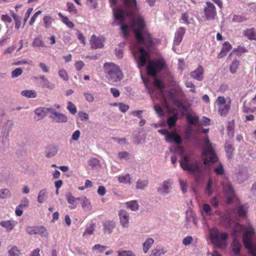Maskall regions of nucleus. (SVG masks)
Masks as SVG:
<instances>
[{"mask_svg":"<svg viewBox=\"0 0 256 256\" xmlns=\"http://www.w3.org/2000/svg\"><path fill=\"white\" fill-rule=\"evenodd\" d=\"M254 228L252 226H248V227H246L238 223L236 224L233 230V232L234 234V238L236 237V236L242 232L243 230H245L244 232H246V230L249 228Z\"/></svg>","mask_w":256,"mask_h":256,"instance_id":"393cba45","label":"nucleus"},{"mask_svg":"<svg viewBox=\"0 0 256 256\" xmlns=\"http://www.w3.org/2000/svg\"><path fill=\"white\" fill-rule=\"evenodd\" d=\"M154 242V240L151 238H149L143 244V250L144 253H146L148 252V250Z\"/></svg>","mask_w":256,"mask_h":256,"instance_id":"ea45409f","label":"nucleus"},{"mask_svg":"<svg viewBox=\"0 0 256 256\" xmlns=\"http://www.w3.org/2000/svg\"><path fill=\"white\" fill-rule=\"evenodd\" d=\"M18 206H20V208L23 209H26L28 208L29 206L28 200L26 198H24L22 200L20 204Z\"/></svg>","mask_w":256,"mask_h":256,"instance_id":"0e129e2a","label":"nucleus"},{"mask_svg":"<svg viewBox=\"0 0 256 256\" xmlns=\"http://www.w3.org/2000/svg\"><path fill=\"white\" fill-rule=\"evenodd\" d=\"M145 24L144 18L138 16L134 18L130 26L126 24L121 25V30L124 37H126L128 33L129 28L132 29L136 41L140 44L144 45L148 50L154 45L156 39L153 38L151 34L144 30Z\"/></svg>","mask_w":256,"mask_h":256,"instance_id":"f257e3e1","label":"nucleus"},{"mask_svg":"<svg viewBox=\"0 0 256 256\" xmlns=\"http://www.w3.org/2000/svg\"><path fill=\"white\" fill-rule=\"evenodd\" d=\"M148 184V180H138L136 183V188L138 189H144Z\"/></svg>","mask_w":256,"mask_h":256,"instance_id":"3c124183","label":"nucleus"},{"mask_svg":"<svg viewBox=\"0 0 256 256\" xmlns=\"http://www.w3.org/2000/svg\"><path fill=\"white\" fill-rule=\"evenodd\" d=\"M232 48V45L228 42H226L222 45V50L218 56V58H221L226 56L228 52Z\"/></svg>","mask_w":256,"mask_h":256,"instance_id":"4be33fe9","label":"nucleus"},{"mask_svg":"<svg viewBox=\"0 0 256 256\" xmlns=\"http://www.w3.org/2000/svg\"><path fill=\"white\" fill-rule=\"evenodd\" d=\"M212 178H209L206 188V192L208 196H210L212 193Z\"/></svg>","mask_w":256,"mask_h":256,"instance_id":"603ef678","label":"nucleus"},{"mask_svg":"<svg viewBox=\"0 0 256 256\" xmlns=\"http://www.w3.org/2000/svg\"><path fill=\"white\" fill-rule=\"evenodd\" d=\"M190 76L198 80H202L204 78V68L202 66L199 65L196 70L191 72Z\"/></svg>","mask_w":256,"mask_h":256,"instance_id":"f3484780","label":"nucleus"},{"mask_svg":"<svg viewBox=\"0 0 256 256\" xmlns=\"http://www.w3.org/2000/svg\"><path fill=\"white\" fill-rule=\"evenodd\" d=\"M58 74L64 80L67 81L68 80V76L66 71L64 69H60L58 71Z\"/></svg>","mask_w":256,"mask_h":256,"instance_id":"13d9d810","label":"nucleus"},{"mask_svg":"<svg viewBox=\"0 0 256 256\" xmlns=\"http://www.w3.org/2000/svg\"><path fill=\"white\" fill-rule=\"evenodd\" d=\"M67 109L72 114H74L77 112L76 106L71 102H68Z\"/></svg>","mask_w":256,"mask_h":256,"instance_id":"5fc2aeb1","label":"nucleus"},{"mask_svg":"<svg viewBox=\"0 0 256 256\" xmlns=\"http://www.w3.org/2000/svg\"><path fill=\"white\" fill-rule=\"evenodd\" d=\"M248 206L246 204H240L234 210V213L241 218H245L248 212Z\"/></svg>","mask_w":256,"mask_h":256,"instance_id":"2eb2a0df","label":"nucleus"},{"mask_svg":"<svg viewBox=\"0 0 256 256\" xmlns=\"http://www.w3.org/2000/svg\"><path fill=\"white\" fill-rule=\"evenodd\" d=\"M225 150L228 158H231L232 156V152L234 150V146L230 144L226 143L225 145Z\"/></svg>","mask_w":256,"mask_h":256,"instance_id":"e433bc0d","label":"nucleus"},{"mask_svg":"<svg viewBox=\"0 0 256 256\" xmlns=\"http://www.w3.org/2000/svg\"><path fill=\"white\" fill-rule=\"evenodd\" d=\"M202 210L204 212L208 215L211 216L212 214V208L210 205L205 204L202 206Z\"/></svg>","mask_w":256,"mask_h":256,"instance_id":"e2e57ef3","label":"nucleus"},{"mask_svg":"<svg viewBox=\"0 0 256 256\" xmlns=\"http://www.w3.org/2000/svg\"><path fill=\"white\" fill-rule=\"evenodd\" d=\"M66 200L69 204L71 206H70V208L72 210L76 208V200H80V198H76L72 196L71 193H68L66 195Z\"/></svg>","mask_w":256,"mask_h":256,"instance_id":"5701e85b","label":"nucleus"},{"mask_svg":"<svg viewBox=\"0 0 256 256\" xmlns=\"http://www.w3.org/2000/svg\"><path fill=\"white\" fill-rule=\"evenodd\" d=\"M216 104L218 106V114L222 116H226L228 113L230 108V100L226 104L224 97L220 96L216 100Z\"/></svg>","mask_w":256,"mask_h":256,"instance_id":"0eeeda50","label":"nucleus"},{"mask_svg":"<svg viewBox=\"0 0 256 256\" xmlns=\"http://www.w3.org/2000/svg\"><path fill=\"white\" fill-rule=\"evenodd\" d=\"M104 38H98L95 35H92L90 40L91 48L94 49L100 48L104 47Z\"/></svg>","mask_w":256,"mask_h":256,"instance_id":"f8f14e48","label":"nucleus"},{"mask_svg":"<svg viewBox=\"0 0 256 256\" xmlns=\"http://www.w3.org/2000/svg\"><path fill=\"white\" fill-rule=\"evenodd\" d=\"M166 252L163 248H156L152 251L150 256H161L165 254Z\"/></svg>","mask_w":256,"mask_h":256,"instance_id":"8fccbe9b","label":"nucleus"},{"mask_svg":"<svg viewBox=\"0 0 256 256\" xmlns=\"http://www.w3.org/2000/svg\"><path fill=\"white\" fill-rule=\"evenodd\" d=\"M52 108H38L35 110V113L38 116H40V118H42L46 116V114L48 112L52 111Z\"/></svg>","mask_w":256,"mask_h":256,"instance_id":"c756f323","label":"nucleus"},{"mask_svg":"<svg viewBox=\"0 0 256 256\" xmlns=\"http://www.w3.org/2000/svg\"><path fill=\"white\" fill-rule=\"evenodd\" d=\"M46 156L47 158H50L54 156L58 152L57 148L54 146H50L48 148Z\"/></svg>","mask_w":256,"mask_h":256,"instance_id":"f704fd0d","label":"nucleus"},{"mask_svg":"<svg viewBox=\"0 0 256 256\" xmlns=\"http://www.w3.org/2000/svg\"><path fill=\"white\" fill-rule=\"evenodd\" d=\"M223 190L227 199V203L228 204H232V200L235 196V192L229 182L223 184Z\"/></svg>","mask_w":256,"mask_h":256,"instance_id":"9d476101","label":"nucleus"},{"mask_svg":"<svg viewBox=\"0 0 256 256\" xmlns=\"http://www.w3.org/2000/svg\"><path fill=\"white\" fill-rule=\"evenodd\" d=\"M190 158L186 156H184L182 160H180V164L182 168L186 171H198L199 170V165L198 163H189Z\"/></svg>","mask_w":256,"mask_h":256,"instance_id":"6e6552de","label":"nucleus"},{"mask_svg":"<svg viewBox=\"0 0 256 256\" xmlns=\"http://www.w3.org/2000/svg\"><path fill=\"white\" fill-rule=\"evenodd\" d=\"M42 88H46L48 89L52 90L54 88V86L50 83L48 79H46L42 82Z\"/></svg>","mask_w":256,"mask_h":256,"instance_id":"052dcab7","label":"nucleus"},{"mask_svg":"<svg viewBox=\"0 0 256 256\" xmlns=\"http://www.w3.org/2000/svg\"><path fill=\"white\" fill-rule=\"evenodd\" d=\"M67 10L71 14H76L78 13V10L76 9L73 3L70 2H68L66 4Z\"/></svg>","mask_w":256,"mask_h":256,"instance_id":"09e8293b","label":"nucleus"},{"mask_svg":"<svg viewBox=\"0 0 256 256\" xmlns=\"http://www.w3.org/2000/svg\"><path fill=\"white\" fill-rule=\"evenodd\" d=\"M36 234H40L42 237H47L48 233L44 226H38Z\"/></svg>","mask_w":256,"mask_h":256,"instance_id":"a18cd8bd","label":"nucleus"},{"mask_svg":"<svg viewBox=\"0 0 256 256\" xmlns=\"http://www.w3.org/2000/svg\"><path fill=\"white\" fill-rule=\"evenodd\" d=\"M209 234L210 242L216 246L222 248L226 246L228 233L220 232L217 228H213L210 230Z\"/></svg>","mask_w":256,"mask_h":256,"instance_id":"20e7f679","label":"nucleus"},{"mask_svg":"<svg viewBox=\"0 0 256 256\" xmlns=\"http://www.w3.org/2000/svg\"><path fill=\"white\" fill-rule=\"evenodd\" d=\"M46 190L42 189L39 192L38 196V201L39 203H42L46 198Z\"/></svg>","mask_w":256,"mask_h":256,"instance_id":"c03bdc74","label":"nucleus"},{"mask_svg":"<svg viewBox=\"0 0 256 256\" xmlns=\"http://www.w3.org/2000/svg\"><path fill=\"white\" fill-rule=\"evenodd\" d=\"M171 184L172 182H170V180H166L164 182L162 185V188L160 189L162 192L166 194L168 193V189L170 188Z\"/></svg>","mask_w":256,"mask_h":256,"instance_id":"a19ab883","label":"nucleus"},{"mask_svg":"<svg viewBox=\"0 0 256 256\" xmlns=\"http://www.w3.org/2000/svg\"><path fill=\"white\" fill-rule=\"evenodd\" d=\"M58 16L60 18L62 22L68 27L70 28H74V24L69 20L68 16H64L61 12H59Z\"/></svg>","mask_w":256,"mask_h":256,"instance_id":"bb28decb","label":"nucleus"},{"mask_svg":"<svg viewBox=\"0 0 256 256\" xmlns=\"http://www.w3.org/2000/svg\"><path fill=\"white\" fill-rule=\"evenodd\" d=\"M16 224V222L12 220L2 221L0 222V224L8 232L12 230Z\"/></svg>","mask_w":256,"mask_h":256,"instance_id":"b1692460","label":"nucleus"},{"mask_svg":"<svg viewBox=\"0 0 256 256\" xmlns=\"http://www.w3.org/2000/svg\"><path fill=\"white\" fill-rule=\"evenodd\" d=\"M94 224H92L90 225V226L88 228H87L83 234V236H86L87 235H90L92 234L93 232L94 231Z\"/></svg>","mask_w":256,"mask_h":256,"instance_id":"680f3d73","label":"nucleus"},{"mask_svg":"<svg viewBox=\"0 0 256 256\" xmlns=\"http://www.w3.org/2000/svg\"><path fill=\"white\" fill-rule=\"evenodd\" d=\"M214 171L217 175H222L224 174V168L222 164L220 163L218 166L214 169Z\"/></svg>","mask_w":256,"mask_h":256,"instance_id":"bf43d9fd","label":"nucleus"},{"mask_svg":"<svg viewBox=\"0 0 256 256\" xmlns=\"http://www.w3.org/2000/svg\"><path fill=\"white\" fill-rule=\"evenodd\" d=\"M78 116L82 121H86L88 120L89 118L88 114L84 112H79L78 113Z\"/></svg>","mask_w":256,"mask_h":256,"instance_id":"69168bd1","label":"nucleus"},{"mask_svg":"<svg viewBox=\"0 0 256 256\" xmlns=\"http://www.w3.org/2000/svg\"><path fill=\"white\" fill-rule=\"evenodd\" d=\"M118 256H136L134 252L131 250H118L117 252Z\"/></svg>","mask_w":256,"mask_h":256,"instance_id":"49530a36","label":"nucleus"},{"mask_svg":"<svg viewBox=\"0 0 256 256\" xmlns=\"http://www.w3.org/2000/svg\"><path fill=\"white\" fill-rule=\"evenodd\" d=\"M86 4L92 8H96L98 6V0H86Z\"/></svg>","mask_w":256,"mask_h":256,"instance_id":"774afa93","label":"nucleus"},{"mask_svg":"<svg viewBox=\"0 0 256 256\" xmlns=\"http://www.w3.org/2000/svg\"><path fill=\"white\" fill-rule=\"evenodd\" d=\"M103 226L104 232L110 234L115 227V222L112 220H107L104 222Z\"/></svg>","mask_w":256,"mask_h":256,"instance_id":"412c9836","label":"nucleus"},{"mask_svg":"<svg viewBox=\"0 0 256 256\" xmlns=\"http://www.w3.org/2000/svg\"><path fill=\"white\" fill-rule=\"evenodd\" d=\"M243 36L250 40H256V30L254 28H248L242 32Z\"/></svg>","mask_w":256,"mask_h":256,"instance_id":"a211bd4d","label":"nucleus"},{"mask_svg":"<svg viewBox=\"0 0 256 256\" xmlns=\"http://www.w3.org/2000/svg\"><path fill=\"white\" fill-rule=\"evenodd\" d=\"M21 95L27 98H35L37 96V94L35 90H26L22 91Z\"/></svg>","mask_w":256,"mask_h":256,"instance_id":"c85d7f7f","label":"nucleus"},{"mask_svg":"<svg viewBox=\"0 0 256 256\" xmlns=\"http://www.w3.org/2000/svg\"><path fill=\"white\" fill-rule=\"evenodd\" d=\"M32 46L34 48H43L46 46L44 41L40 38H34L32 42Z\"/></svg>","mask_w":256,"mask_h":256,"instance_id":"72a5a7b5","label":"nucleus"},{"mask_svg":"<svg viewBox=\"0 0 256 256\" xmlns=\"http://www.w3.org/2000/svg\"><path fill=\"white\" fill-rule=\"evenodd\" d=\"M232 246V251L234 252V255L238 256L240 252L241 244L240 242L238 241V240L236 239V237H234L233 240Z\"/></svg>","mask_w":256,"mask_h":256,"instance_id":"a878e982","label":"nucleus"},{"mask_svg":"<svg viewBox=\"0 0 256 256\" xmlns=\"http://www.w3.org/2000/svg\"><path fill=\"white\" fill-rule=\"evenodd\" d=\"M178 119V114L175 113L172 116L168 118L167 120V124L170 128H172L175 126L176 120Z\"/></svg>","mask_w":256,"mask_h":256,"instance_id":"2f4dec72","label":"nucleus"},{"mask_svg":"<svg viewBox=\"0 0 256 256\" xmlns=\"http://www.w3.org/2000/svg\"><path fill=\"white\" fill-rule=\"evenodd\" d=\"M206 18L208 20H212L215 18L216 16V10L214 5L210 2H206V6L204 10Z\"/></svg>","mask_w":256,"mask_h":256,"instance_id":"1a4fd4ad","label":"nucleus"},{"mask_svg":"<svg viewBox=\"0 0 256 256\" xmlns=\"http://www.w3.org/2000/svg\"><path fill=\"white\" fill-rule=\"evenodd\" d=\"M255 236L254 229L248 228L242 236V242L245 248L248 249L252 256H256V243H252V238Z\"/></svg>","mask_w":256,"mask_h":256,"instance_id":"39448f33","label":"nucleus"},{"mask_svg":"<svg viewBox=\"0 0 256 256\" xmlns=\"http://www.w3.org/2000/svg\"><path fill=\"white\" fill-rule=\"evenodd\" d=\"M104 70L106 78L111 82H119L123 78V74L119 66L113 62H106Z\"/></svg>","mask_w":256,"mask_h":256,"instance_id":"f03ea898","label":"nucleus"},{"mask_svg":"<svg viewBox=\"0 0 256 256\" xmlns=\"http://www.w3.org/2000/svg\"><path fill=\"white\" fill-rule=\"evenodd\" d=\"M120 222L122 226L124 228H127L129 223V216L126 210H120L118 214Z\"/></svg>","mask_w":256,"mask_h":256,"instance_id":"dca6fc26","label":"nucleus"},{"mask_svg":"<svg viewBox=\"0 0 256 256\" xmlns=\"http://www.w3.org/2000/svg\"><path fill=\"white\" fill-rule=\"evenodd\" d=\"M122 2L124 6L130 10L128 15H133L137 10L136 0H122Z\"/></svg>","mask_w":256,"mask_h":256,"instance_id":"ddd939ff","label":"nucleus"},{"mask_svg":"<svg viewBox=\"0 0 256 256\" xmlns=\"http://www.w3.org/2000/svg\"><path fill=\"white\" fill-rule=\"evenodd\" d=\"M82 206L84 208L90 209V203L88 199L84 197L82 199Z\"/></svg>","mask_w":256,"mask_h":256,"instance_id":"4d7b16f0","label":"nucleus"},{"mask_svg":"<svg viewBox=\"0 0 256 256\" xmlns=\"http://www.w3.org/2000/svg\"><path fill=\"white\" fill-rule=\"evenodd\" d=\"M10 14L15 22V28L17 30L19 29L21 24L20 18L13 12L11 11Z\"/></svg>","mask_w":256,"mask_h":256,"instance_id":"37998d69","label":"nucleus"},{"mask_svg":"<svg viewBox=\"0 0 256 256\" xmlns=\"http://www.w3.org/2000/svg\"><path fill=\"white\" fill-rule=\"evenodd\" d=\"M154 84L156 88L159 90H164L165 88L164 84L163 82L158 79H156L154 80Z\"/></svg>","mask_w":256,"mask_h":256,"instance_id":"6e6d98bb","label":"nucleus"},{"mask_svg":"<svg viewBox=\"0 0 256 256\" xmlns=\"http://www.w3.org/2000/svg\"><path fill=\"white\" fill-rule=\"evenodd\" d=\"M113 10L115 19L123 22L124 20V15L123 12L119 8H114Z\"/></svg>","mask_w":256,"mask_h":256,"instance_id":"cd10ccee","label":"nucleus"},{"mask_svg":"<svg viewBox=\"0 0 256 256\" xmlns=\"http://www.w3.org/2000/svg\"><path fill=\"white\" fill-rule=\"evenodd\" d=\"M186 118L188 122L190 124H196L199 120L198 116H192L190 114H186Z\"/></svg>","mask_w":256,"mask_h":256,"instance_id":"58836bf2","label":"nucleus"},{"mask_svg":"<svg viewBox=\"0 0 256 256\" xmlns=\"http://www.w3.org/2000/svg\"><path fill=\"white\" fill-rule=\"evenodd\" d=\"M126 207L132 211L138 210L139 206L136 200H132L126 203Z\"/></svg>","mask_w":256,"mask_h":256,"instance_id":"c9c22d12","label":"nucleus"},{"mask_svg":"<svg viewBox=\"0 0 256 256\" xmlns=\"http://www.w3.org/2000/svg\"><path fill=\"white\" fill-rule=\"evenodd\" d=\"M50 117L58 122H64L67 121L66 116L57 112H52Z\"/></svg>","mask_w":256,"mask_h":256,"instance_id":"6ab92c4d","label":"nucleus"},{"mask_svg":"<svg viewBox=\"0 0 256 256\" xmlns=\"http://www.w3.org/2000/svg\"><path fill=\"white\" fill-rule=\"evenodd\" d=\"M10 192L8 189H2L0 192V198H6L10 196Z\"/></svg>","mask_w":256,"mask_h":256,"instance_id":"864d4df0","label":"nucleus"},{"mask_svg":"<svg viewBox=\"0 0 256 256\" xmlns=\"http://www.w3.org/2000/svg\"><path fill=\"white\" fill-rule=\"evenodd\" d=\"M22 72V70L21 68H16L12 72V77L16 78L20 76Z\"/></svg>","mask_w":256,"mask_h":256,"instance_id":"338daca9","label":"nucleus"},{"mask_svg":"<svg viewBox=\"0 0 256 256\" xmlns=\"http://www.w3.org/2000/svg\"><path fill=\"white\" fill-rule=\"evenodd\" d=\"M8 253L9 256H20V251L16 246H12L8 250Z\"/></svg>","mask_w":256,"mask_h":256,"instance_id":"de8ad7c7","label":"nucleus"},{"mask_svg":"<svg viewBox=\"0 0 256 256\" xmlns=\"http://www.w3.org/2000/svg\"><path fill=\"white\" fill-rule=\"evenodd\" d=\"M166 141L168 142H174L176 144H180L182 142L181 137L177 134L170 132L166 136Z\"/></svg>","mask_w":256,"mask_h":256,"instance_id":"aec40b11","label":"nucleus"},{"mask_svg":"<svg viewBox=\"0 0 256 256\" xmlns=\"http://www.w3.org/2000/svg\"><path fill=\"white\" fill-rule=\"evenodd\" d=\"M239 65V61L236 59L234 60L230 66V72L232 74H235L237 71Z\"/></svg>","mask_w":256,"mask_h":256,"instance_id":"4c0bfd02","label":"nucleus"},{"mask_svg":"<svg viewBox=\"0 0 256 256\" xmlns=\"http://www.w3.org/2000/svg\"><path fill=\"white\" fill-rule=\"evenodd\" d=\"M190 172L193 173L194 176V180L196 182L199 183L202 180L204 175L202 172L200 170V167L199 166V170L198 171H190Z\"/></svg>","mask_w":256,"mask_h":256,"instance_id":"7c9ffc66","label":"nucleus"},{"mask_svg":"<svg viewBox=\"0 0 256 256\" xmlns=\"http://www.w3.org/2000/svg\"><path fill=\"white\" fill-rule=\"evenodd\" d=\"M204 146L202 152L204 164L207 166L210 162L214 164L217 162L218 157L210 142L208 136L204 138Z\"/></svg>","mask_w":256,"mask_h":256,"instance_id":"7ed1b4c3","label":"nucleus"},{"mask_svg":"<svg viewBox=\"0 0 256 256\" xmlns=\"http://www.w3.org/2000/svg\"><path fill=\"white\" fill-rule=\"evenodd\" d=\"M140 55L138 60V65L139 68L144 66L148 60L150 58V56L148 50H146L143 47L139 48Z\"/></svg>","mask_w":256,"mask_h":256,"instance_id":"9b49d317","label":"nucleus"},{"mask_svg":"<svg viewBox=\"0 0 256 256\" xmlns=\"http://www.w3.org/2000/svg\"><path fill=\"white\" fill-rule=\"evenodd\" d=\"M166 66L165 60L159 58L150 61L146 66L148 75L156 77L158 72L165 68Z\"/></svg>","mask_w":256,"mask_h":256,"instance_id":"423d86ee","label":"nucleus"},{"mask_svg":"<svg viewBox=\"0 0 256 256\" xmlns=\"http://www.w3.org/2000/svg\"><path fill=\"white\" fill-rule=\"evenodd\" d=\"M44 26L46 28H48L52 26V24L54 20L50 16H45L43 18Z\"/></svg>","mask_w":256,"mask_h":256,"instance_id":"473e14b6","label":"nucleus"},{"mask_svg":"<svg viewBox=\"0 0 256 256\" xmlns=\"http://www.w3.org/2000/svg\"><path fill=\"white\" fill-rule=\"evenodd\" d=\"M186 32V29L184 27L179 28L176 31L174 40V44L178 46L182 42L184 34Z\"/></svg>","mask_w":256,"mask_h":256,"instance_id":"4468645a","label":"nucleus"},{"mask_svg":"<svg viewBox=\"0 0 256 256\" xmlns=\"http://www.w3.org/2000/svg\"><path fill=\"white\" fill-rule=\"evenodd\" d=\"M131 178L129 174H126L125 176H121L118 177V180L120 183H127L131 184Z\"/></svg>","mask_w":256,"mask_h":256,"instance_id":"79ce46f5","label":"nucleus"}]
</instances>
